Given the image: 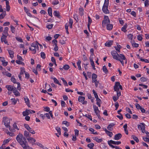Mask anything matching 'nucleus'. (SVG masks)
Here are the masks:
<instances>
[{
	"instance_id": "obj_1",
	"label": "nucleus",
	"mask_w": 149,
	"mask_h": 149,
	"mask_svg": "<svg viewBox=\"0 0 149 149\" xmlns=\"http://www.w3.org/2000/svg\"><path fill=\"white\" fill-rule=\"evenodd\" d=\"M16 139L24 149H33L29 148L26 138L22 134L19 133L17 136Z\"/></svg>"
},
{
	"instance_id": "obj_2",
	"label": "nucleus",
	"mask_w": 149,
	"mask_h": 149,
	"mask_svg": "<svg viewBox=\"0 0 149 149\" xmlns=\"http://www.w3.org/2000/svg\"><path fill=\"white\" fill-rule=\"evenodd\" d=\"M115 48L116 51H113L111 53L113 58L121 62V56L120 54L121 46L117 44V46L115 47Z\"/></svg>"
},
{
	"instance_id": "obj_3",
	"label": "nucleus",
	"mask_w": 149,
	"mask_h": 149,
	"mask_svg": "<svg viewBox=\"0 0 149 149\" xmlns=\"http://www.w3.org/2000/svg\"><path fill=\"white\" fill-rule=\"evenodd\" d=\"M119 89H121V85L119 82H116L115 86H114V89L115 91L117 92V95L118 97L120 96L121 95V93L119 91Z\"/></svg>"
},
{
	"instance_id": "obj_4",
	"label": "nucleus",
	"mask_w": 149,
	"mask_h": 149,
	"mask_svg": "<svg viewBox=\"0 0 149 149\" xmlns=\"http://www.w3.org/2000/svg\"><path fill=\"white\" fill-rule=\"evenodd\" d=\"M109 3V0H104V3L102 7V10L103 12L106 14L109 13V12L108 9Z\"/></svg>"
},
{
	"instance_id": "obj_5",
	"label": "nucleus",
	"mask_w": 149,
	"mask_h": 149,
	"mask_svg": "<svg viewBox=\"0 0 149 149\" xmlns=\"http://www.w3.org/2000/svg\"><path fill=\"white\" fill-rule=\"evenodd\" d=\"M39 48L38 43L34 42L32 43L31 45V47L29 48V49L32 51V53L35 54L36 52V49H38Z\"/></svg>"
},
{
	"instance_id": "obj_6",
	"label": "nucleus",
	"mask_w": 149,
	"mask_h": 149,
	"mask_svg": "<svg viewBox=\"0 0 149 149\" xmlns=\"http://www.w3.org/2000/svg\"><path fill=\"white\" fill-rule=\"evenodd\" d=\"M108 144L110 147L113 148H115L116 149L118 148V147L116 146H114L112 144H113L114 145H118L121 143L120 141H115L112 140H110V141H108Z\"/></svg>"
},
{
	"instance_id": "obj_7",
	"label": "nucleus",
	"mask_w": 149,
	"mask_h": 149,
	"mask_svg": "<svg viewBox=\"0 0 149 149\" xmlns=\"http://www.w3.org/2000/svg\"><path fill=\"white\" fill-rule=\"evenodd\" d=\"M3 121L6 127L10 129V119L7 117H4L3 118Z\"/></svg>"
},
{
	"instance_id": "obj_8",
	"label": "nucleus",
	"mask_w": 149,
	"mask_h": 149,
	"mask_svg": "<svg viewBox=\"0 0 149 149\" xmlns=\"http://www.w3.org/2000/svg\"><path fill=\"white\" fill-rule=\"evenodd\" d=\"M110 21L108 16H105L104 19L102 21V25L103 27H105L108 24L110 23Z\"/></svg>"
},
{
	"instance_id": "obj_9",
	"label": "nucleus",
	"mask_w": 149,
	"mask_h": 149,
	"mask_svg": "<svg viewBox=\"0 0 149 149\" xmlns=\"http://www.w3.org/2000/svg\"><path fill=\"white\" fill-rule=\"evenodd\" d=\"M138 128H141L142 132L144 133L146 132L145 129V126L144 123H141V125H138Z\"/></svg>"
},
{
	"instance_id": "obj_10",
	"label": "nucleus",
	"mask_w": 149,
	"mask_h": 149,
	"mask_svg": "<svg viewBox=\"0 0 149 149\" xmlns=\"http://www.w3.org/2000/svg\"><path fill=\"white\" fill-rule=\"evenodd\" d=\"M7 37V36H4V34H2V35L1 38V40L2 42H4L5 44L8 45L9 44L8 43L7 41L6 40Z\"/></svg>"
},
{
	"instance_id": "obj_11",
	"label": "nucleus",
	"mask_w": 149,
	"mask_h": 149,
	"mask_svg": "<svg viewBox=\"0 0 149 149\" xmlns=\"http://www.w3.org/2000/svg\"><path fill=\"white\" fill-rule=\"evenodd\" d=\"M6 88L9 91H13L16 89V88L14 86L10 85H7L6 86Z\"/></svg>"
},
{
	"instance_id": "obj_12",
	"label": "nucleus",
	"mask_w": 149,
	"mask_h": 149,
	"mask_svg": "<svg viewBox=\"0 0 149 149\" xmlns=\"http://www.w3.org/2000/svg\"><path fill=\"white\" fill-rule=\"evenodd\" d=\"M93 107L96 115H97L98 117H99L100 116V111L98 107L96 105H93Z\"/></svg>"
},
{
	"instance_id": "obj_13",
	"label": "nucleus",
	"mask_w": 149,
	"mask_h": 149,
	"mask_svg": "<svg viewBox=\"0 0 149 149\" xmlns=\"http://www.w3.org/2000/svg\"><path fill=\"white\" fill-rule=\"evenodd\" d=\"M7 51L8 52V53L10 55V57L11 58H13L14 57V51L11 49H7Z\"/></svg>"
},
{
	"instance_id": "obj_14",
	"label": "nucleus",
	"mask_w": 149,
	"mask_h": 149,
	"mask_svg": "<svg viewBox=\"0 0 149 149\" xmlns=\"http://www.w3.org/2000/svg\"><path fill=\"white\" fill-rule=\"evenodd\" d=\"M115 124L113 123H111L108 125V127H107V129L111 131L113 130V127L114 126Z\"/></svg>"
},
{
	"instance_id": "obj_15",
	"label": "nucleus",
	"mask_w": 149,
	"mask_h": 149,
	"mask_svg": "<svg viewBox=\"0 0 149 149\" xmlns=\"http://www.w3.org/2000/svg\"><path fill=\"white\" fill-rule=\"evenodd\" d=\"M97 77V76L96 74L94 73H93L92 75V82L94 83V82H96L97 81L96 78Z\"/></svg>"
},
{
	"instance_id": "obj_16",
	"label": "nucleus",
	"mask_w": 149,
	"mask_h": 149,
	"mask_svg": "<svg viewBox=\"0 0 149 149\" xmlns=\"http://www.w3.org/2000/svg\"><path fill=\"white\" fill-rule=\"evenodd\" d=\"M121 137V134L120 133H118L115 135L113 139L115 140H118L120 139Z\"/></svg>"
},
{
	"instance_id": "obj_17",
	"label": "nucleus",
	"mask_w": 149,
	"mask_h": 149,
	"mask_svg": "<svg viewBox=\"0 0 149 149\" xmlns=\"http://www.w3.org/2000/svg\"><path fill=\"white\" fill-rule=\"evenodd\" d=\"M27 139L28 141L30 143H34L36 141V140L35 139L33 138L30 137V136L28 138H27Z\"/></svg>"
},
{
	"instance_id": "obj_18",
	"label": "nucleus",
	"mask_w": 149,
	"mask_h": 149,
	"mask_svg": "<svg viewBox=\"0 0 149 149\" xmlns=\"http://www.w3.org/2000/svg\"><path fill=\"white\" fill-rule=\"evenodd\" d=\"M106 133L110 137H111L113 135L112 133L107 130L106 128L104 130Z\"/></svg>"
},
{
	"instance_id": "obj_19",
	"label": "nucleus",
	"mask_w": 149,
	"mask_h": 149,
	"mask_svg": "<svg viewBox=\"0 0 149 149\" xmlns=\"http://www.w3.org/2000/svg\"><path fill=\"white\" fill-rule=\"evenodd\" d=\"M24 101H25V102L26 103V104L28 106H29L30 105V102L29 100V98L27 96H25L24 97Z\"/></svg>"
},
{
	"instance_id": "obj_20",
	"label": "nucleus",
	"mask_w": 149,
	"mask_h": 149,
	"mask_svg": "<svg viewBox=\"0 0 149 149\" xmlns=\"http://www.w3.org/2000/svg\"><path fill=\"white\" fill-rule=\"evenodd\" d=\"M127 124H125L123 126V128H124V130L125 132V134L128 135V130L127 128Z\"/></svg>"
},
{
	"instance_id": "obj_21",
	"label": "nucleus",
	"mask_w": 149,
	"mask_h": 149,
	"mask_svg": "<svg viewBox=\"0 0 149 149\" xmlns=\"http://www.w3.org/2000/svg\"><path fill=\"white\" fill-rule=\"evenodd\" d=\"M6 1V8L7 11H9L10 10V7L9 5V2L7 0H5Z\"/></svg>"
},
{
	"instance_id": "obj_22",
	"label": "nucleus",
	"mask_w": 149,
	"mask_h": 149,
	"mask_svg": "<svg viewBox=\"0 0 149 149\" xmlns=\"http://www.w3.org/2000/svg\"><path fill=\"white\" fill-rule=\"evenodd\" d=\"M106 26H107V29L108 30H111L113 28V25L110 23L107 24Z\"/></svg>"
},
{
	"instance_id": "obj_23",
	"label": "nucleus",
	"mask_w": 149,
	"mask_h": 149,
	"mask_svg": "<svg viewBox=\"0 0 149 149\" xmlns=\"http://www.w3.org/2000/svg\"><path fill=\"white\" fill-rule=\"evenodd\" d=\"M96 99V104L98 107H100L101 106V104L102 103V101L101 100L99 99V98H97Z\"/></svg>"
},
{
	"instance_id": "obj_24",
	"label": "nucleus",
	"mask_w": 149,
	"mask_h": 149,
	"mask_svg": "<svg viewBox=\"0 0 149 149\" xmlns=\"http://www.w3.org/2000/svg\"><path fill=\"white\" fill-rule=\"evenodd\" d=\"M93 139L98 143H100L102 141V139L98 138L97 137H93Z\"/></svg>"
},
{
	"instance_id": "obj_25",
	"label": "nucleus",
	"mask_w": 149,
	"mask_h": 149,
	"mask_svg": "<svg viewBox=\"0 0 149 149\" xmlns=\"http://www.w3.org/2000/svg\"><path fill=\"white\" fill-rule=\"evenodd\" d=\"M83 9L82 8H79V15L81 16H82L84 15Z\"/></svg>"
},
{
	"instance_id": "obj_26",
	"label": "nucleus",
	"mask_w": 149,
	"mask_h": 149,
	"mask_svg": "<svg viewBox=\"0 0 149 149\" xmlns=\"http://www.w3.org/2000/svg\"><path fill=\"white\" fill-rule=\"evenodd\" d=\"M127 27V24H125V25L122 28V31L124 32H126L127 30L126 28Z\"/></svg>"
},
{
	"instance_id": "obj_27",
	"label": "nucleus",
	"mask_w": 149,
	"mask_h": 149,
	"mask_svg": "<svg viewBox=\"0 0 149 149\" xmlns=\"http://www.w3.org/2000/svg\"><path fill=\"white\" fill-rule=\"evenodd\" d=\"M113 41H109L107 42L105 44L106 46L107 47H110L112 44Z\"/></svg>"
},
{
	"instance_id": "obj_28",
	"label": "nucleus",
	"mask_w": 149,
	"mask_h": 149,
	"mask_svg": "<svg viewBox=\"0 0 149 149\" xmlns=\"http://www.w3.org/2000/svg\"><path fill=\"white\" fill-rule=\"evenodd\" d=\"M85 100V97H84L80 96L78 97V101L79 102H82Z\"/></svg>"
},
{
	"instance_id": "obj_29",
	"label": "nucleus",
	"mask_w": 149,
	"mask_h": 149,
	"mask_svg": "<svg viewBox=\"0 0 149 149\" xmlns=\"http://www.w3.org/2000/svg\"><path fill=\"white\" fill-rule=\"evenodd\" d=\"M51 79H53V80L55 83H56L60 86L61 85V84L59 83L57 79L56 78H52V77Z\"/></svg>"
},
{
	"instance_id": "obj_30",
	"label": "nucleus",
	"mask_w": 149,
	"mask_h": 149,
	"mask_svg": "<svg viewBox=\"0 0 149 149\" xmlns=\"http://www.w3.org/2000/svg\"><path fill=\"white\" fill-rule=\"evenodd\" d=\"M24 135L26 139L27 138L30 136V134H29V132L26 131H24Z\"/></svg>"
},
{
	"instance_id": "obj_31",
	"label": "nucleus",
	"mask_w": 149,
	"mask_h": 149,
	"mask_svg": "<svg viewBox=\"0 0 149 149\" xmlns=\"http://www.w3.org/2000/svg\"><path fill=\"white\" fill-rule=\"evenodd\" d=\"M13 91V93L16 96H19L20 95V93L17 90L15 89V90H14Z\"/></svg>"
},
{
	"instance_id": "obj_32",
	"label": "nucleus",
	"mask_w": 149,
	"mask_h": 149,
	"mask_svg": "<svg viewBox=\"0 0 149 149\" xmlns=\"http://www.w3.org/2000/svg\"><path fill=\"white\" fill-rule=\"evenodd\" d=\"M13 127L14 128L16 129L17 130H19V125L17 126L16 123H14Z\"/></svg>"
},
{
	"instance_id": "obj_33",
	"label": "nucleus",
	"mask_w": 149,
	"mask_h": 149,
	"mask_svg": "<svg viewBox=\"0 0 149 149\" xmlns=\"http://www.w3.org/2000/svg\"><path fill=\"white\" fill-rule=\"evenodd\" d=\"M26 72L25 71V69L24 67H22L20 68V72L19 74L20 75H23L24 72Z\"/></svg>"
},
{
	"instance_id": "obj_34",
	"label": "nucleus",
	"mask_w": 149,
	"mask_h": 149,
	"mask_svg": "<svg viewBox=\"0 0 149 149\" xmlns=\"http://www.w3.org/2000/svg\"><path fill=\"white\" fill-rule=\"evenodd\" d=\"M48 12L49 15L51 16H52V10L51 7L49 8L48 10Z\"/></svg>"
},
{
	"instance_id": "obj_35",
	"label": "nucleus",
	"mask_w": 149,
	"mask_h": 149,
	"mask_svg": "<svg viewBox=\"0 0 149 149\" xmlns=\"http://www.w3.org/2000/svg\"><path fill=\"white\" fill-rule=\"evenodd\" d=\"M132 44L133 47H137L139 46V44L136 43L134 41L131 42Z\"/></svg>"
},
{
	"instance_id": "obj_36",
	"label": "nucleus",
	"mask_w": 149,
	"mask_h": 149,
	"mask_svg": "<svg viewBox=\"0 0 149 149\" xmlns=\"http://www.w3.org/2000/svg\"><path fill=\"white\" fill-rule=\"evenodd\" d=\"M81 61L80 60H79L77 63V65L78 66V69L80 70H81Z\"/></svg>"
},
{
	"instance_id": "obj_37",
	"label": "nucleus",
	"mask_w": 149,
	"mask_h": 149,
	"mask_svg": "<svg viewBox=\"0 0 149 149\" xmlns=\"http://www.w3.org/2000/svg\"><path fill=\"white\" fill-rule=\"evenodd\" d=\"M2 74H4V75H5L6 76H7L8 77H10L11 76V74L7 72H2Z\"/></svg>"
},
{
	"instance_id": "obj_38",
	"label": "nucleus",
	"mask_w": 149,
	"mask_h": 149,
	"mask_svg": "<svg viewBox=\"0 0 149 149\" xmlns=\"http://www.w3.org/2000/svg\"><path fill=\"white\" fill-rule=\"evenodd\" d=\"M62 124L65 125L67 127H68L70 125V123L66 121H63Z\"/></svg>"
},
{
	"instance_id": "obj_39",
	"label": "nucleus",
	"mask_w": 149,
	"mask_h": 149,
	"mask_svg": "<svg viewBox=\"0 0 149 149\" xmlns=\"http://www.w3.org/2000/svg\"><path fill=\"white\" fill-rule=\"evenodd\" d=\"M6 15L5 12H3L2 14L0 15V19H3Z\"/></svg>"
},
{
	"instance_id": "obj_40",
	"label": "nucleus",
	"mask_w": 149,
	"mask_h": 149,
	"mask_svg": "<svg viewBox=\"0 0 149 149\" xmlns=\"http://www.w3.org/2000/svg\"><path fill=\"white\" fill-rule=\"evenodd\" d=\"M102 70L106 74L108 72V70H107L105 65L103 66L102 68Z\"/></svg>"
},
{
	"instance_id": "obj_41",
	"label": "nucleus",
	"mask_w": 149,
	"mask_h": 149,
	"mask_svg": "<svg viewBox=\"0 0 149 149\" xmlns=\"http://www.w3.org/2000/svg\"><path fill=\"white\" fill-rule=\"evenodd\" d=\"M63 68L64 70H68L70 68V67L69 65H65L63 66Z\"/></svg>"
},
{
	"instance_id": "obj_42",
	"label": "nucleus",
	"mask_w": 149,
	"mask_h": 149,
	"mask_svg": "<svg viewBox=\"0 0 149 149\" xmlns=\"http://www.w3.org/2000/svg\"><path fill=\"white\" fill-rule=\"evenodd\" d=\"M68 25L67 24H65V27L66 29V33L68 34H69V33L68 31Z\"/></svg>"
},
{
	"instance_id": "obj_43",
	"label": "nucleus",
	"mask_w": 149,
	"mask_h": 149,
	"mask_svg": "<svg viewBox=\"0 0 149 149\" xmlns=\"http://www.w3.org/2000/svg\"><path fill=\"white\" fill-rule=\"evenodd\" d=\"M27 111L28 112V113L29 115L30 113H35V111L32 110H28L26 109Z\"/></svg>"
},
{
	"instance_id": "obj_44",
	"label": "nucleus",
	"mask_w": 149,
	"mask_h": 149,
	"mask_svg": "<svg viewBox=\"0 0 149 149\" xmlns=\"http://www.w3.org/2000/svg\"><path fill=\"white\" fill-rule=\"evenodd\" d=\"M53 14L55 16L57 17H59V13L58 12L55 11L54 12Z\"/></svg>"
},
{
	"instance_id": "obj_45",
	"label": "nucleus",
	"mask_w": 149,
	"mask_h": 149,
	"mask_svg": "<svg viewBox=\"0 0 149 149\" xmlns=\"http://www.w3.org/2000/svg\"><path fill=\"white\" fill-rule=\"evenodd\" d=\"M6 133L9 135L11 136H13L15 135L12 132H9L8 131L6 132Z\"/></svg>"
},
{
	"instance_id": "obj_46",
	"label": "nucleus",
	"mask_w": 149,
	"mask_h": 149,
	"mask_svg": "<svg viewBox=\"0 0 149 149\" xmlns=\"http://www.w3.org/2000/svg\"><path fill=\"white\" fill-rule=\"evenodd\" d=\"M93 93L96 99L98 98V96L97 95V93L95 92V90H93Z\"/></svg>"
},
{
	"instance_id": "obj_47",
	"label": "nucleus",
	"mask_w": 149,
	"mask_h": 149,
	"mask_svg": "<svg viewBox=\"0 0 149 149\" xmlns=\"http://www.w3.org/2000/svg\"><path fill=\"white\" fill-rule=\"evenodd\" d=\"M40 56L43 59H45V54L44 52H41Z\"/></svg>"
},
{
	"instance_id": "obj_48",
	"label": "nucleus",
	"mask_w": 149,
	"mask_h": 149,
	"mask_svg": "<svg viewBox=\"0 0 149 149\" xmlns=\"http://www.w3.org/2000/svg\"><path fill=\"white\" fill-rule=\"evenodd\" d=\"M25 78L26 79H29V77L30 75L29 74L26 72H25Z\"/></svg>"
},
{
	"instance_id": "obj_49",
	"label": "nucleus",
	"mask_w": 149,
	"mask_h": 149,
	"mask_svg": "<svg viewBox=\"0 0 149 149\" xmlns=\"http://www.w3.org/2000/svg\"><path fill=\"white\" fill-rule=\"evenodd\" d=\"M56 129L57 130L58 132L59 133V135H60L61 134V129L60 127H57L56 128Z\"/></svg>"
},
{
	"instance_id": "obj_50",
	"label": "nucleus",
	"mask_w": 149,
	"mask_h": 149,
	"mask_svg": "<svg viewBox=\"0 0 149 149\" xmlns=\"http://www.w3.org/2000/svg\"><path fill=\"white\" fill-rule=\"evenodd\" d=\"M10 139H8L6 140H4L3 141V144L4 145V144H5L6 143H8L10 141Z\"/></svg>"
},
{
	"instance_id": "obj_51",
	"label": "nucleus",
	"mask_w": 149,
	"mask_h": 149,
	"mask_svg": "<svg viewBox=\"0 0 149 149\" xmlns=\"http://www.w3.org/2000/svg\"><path fill=\"white\" fill-rule=\"evenodd\" d=\"M49 115V111L48 113H46L45 114V117L47 118L48 119H50V118Z\"/></svg>"
},
{
	"instance_id": "obj_52",
	"label": "nucleus",
	"mask_w": 149,
	"mask_h": 149,
	"mask_svg": "<svg viewBox=\"0 0 149 149\" xmlns=\"http://www.w3.org/2000/svg\"><path fill=\"white\" fill-rule=\"evenodd\" d=\"M74 17L77 22L79 21V18L77 15V14H74Z\"/></svg>"
},
{
	"instance_id": "obj_53",
	"label": "nucleus",
	"mask_w": 149,
	"mask_h": 149,
	"mask_svg": "<svg viewBox=\"0 0 149 149\" xmlns=\"http://www.w3.org/2000/svg\"><path fill=\"white\" fill-rule=\"evenodd\" d=\"M50 108L49 107H44V111H45L48 112L49 111Z\"/></svg>"
},
{
	"instance_id": "obj_54",
	"label": "nucleus",
	"mask_w": 149,
	"mask_h": 149,
	"mask_svg": "<svg viewBox=\"0 0 149 149\" xmlns=\"http://www.w3.org/2000/svg\"><path fill=\"white\" fill-rule=\"evenodd\" d=\"M122 59L123 60L125 61V64H126L127 63V61L124 55L122 54Z\"/></svg>"
},
{
	"instance_id": "obj_55",
	"label": "nucleus",
	"mask_w": 149,
	"mask_h": 149,
	"mask_svg": "<svg viewBox=\"0 0 149 149\" xmlns=\"http://www.w3.org/2000/svg\"><path fill=\"white\" fill-rule=\"evenodd\" d=\"M11 100L12 103L14 104H15L17 103V101L15 98L11 99Z\"/></svg>"
},
{
	"instance_id": "obj_56",
	"label": "nucleus",
	"mask_w": 149,
	"mask_h": 149,
	"mask_svg": "<svg viewBox=\"0 0 149 149\" xmlns=\"http://www.w3.org/2000/svg\"><path fill=\"white\" fill-rule=\"evenodd\" d=\"M28 131L32 134H34L35 133V131L31 128H30Z\"/></svg>"
},
{
	"instance_id": "obj_57",
	"label": "nucleus",
	"mask_w": 149,
	"mask_h": 149,
	"mask_svg": "<svg viewBox=\"0 0 149 149\" xmlns=\"http://www.w3.org/2000/svg\"><path fill=\"white\" fill-rule=\"evenodd\" d=\"M22 60H16V62L18 64H24V63L21 61Z\"/></svg>"
},
{
	"instance_id": "obj_58",
	"label": "nucleus",
	"mask_w": 149,
	"mask_h": 149,
	"mask_svg": "<svg viewBox=\"0 0 149 149\" xmlns=\"http://www.w3.org/2000/svg\"><path fill=\"white\" fill-rule=\"evenodd\" d=\"M11 30L12 33H14L15 31V28L12 26H10Z\"/></svg>"
},
{
	"instance_id": "obj_59",
	"label": "nucleus",
	"mask_w": 149,
	"mask_h": 149,
	"mask_svg": "<svg viewBox=\"0 0 149 149\" xmlns=\"http://www.w3.org/2000/svg\"><path fill=\"white\" fill-rule=\"evenodd\" d=\"M23 115L24 116H27L29 115V114L28 113V112L27 111L26 109V110L25 111H23L22 113Z\"/></svg>"
},
{
	"instance_id": "obj_60",
	"label": "nucleus",
	"mask_w": 149,
	"mask_h": 149,
	"mask_svg": "<svg viewBox=\"0 0 149 149\" xmlns=\"http://www.w3.org/2000/svg\"><path fill=\"white\" fill-rule=\"evenodd\" d=\"M140 79L141 81L143 82L146 81L148 80V79L147 78L143 77H141Z\"/></svg>"
},
{
	"instance_id": "obj_61",
	"label": "nucleus",
	"mask_w": 149,
	"mask_h": 149,
	"mask_svg": "<svg viewBox=\"0 0 149 149\" xmlns=\"http://www.w3.org/2000/svg\"><path fill=\"white\" fill-rule=\"evenodd\" d=\"M132 137L133 139L137 142H138L139 141V140L138 138L136 136H132Z\"/></svg>"
},
{
	"instance_id": "obj_62",
	"label": "nucleus",
	"mask_w": 149,
	"mask_h": 149,
	"mask_svg": "<svg viewBox=\"0 0 149 149\" xmlns=\"http://www.w3.org/2000/svg\"><path fill=\"white\" fill-rule=\"evenodd\" d=\"M137 38L138 40L139 41H141L143 39L142 36L141 35H139L137 36Z\"/></svg>"
},
{
	"instance_id": "obj_63",
	"label": "nucleus",
	"mask_w": 149,
	"mask_h": 149,
	"mask_svg": "<svg viewBox=\"0 0 149 149\" xmlns=\"http://www.w3.org/2000/svg\"><path fill=\"white\" fill-rule=\"evenodd\" d=\"M53 26V24H52L47 25L46 26L47 28L49 29H51Z\"/></svg>"
},
{
	"instance_id": "obj_64",
	"label": "nucleus",
	"mask_w": 149,
	"mask_h": 149,
	"mask_svg": "<svg viewBox=\"0 0 149 149\" xmlns=\"http://www.w3.org/2000/svg\"><path fill=\"white\" fill-rule=\"evenodd\" d=\"M94 144L93 143H91L88 145V147L90 148H93L94 146Z\"/></svg>"
}]
</instances>
